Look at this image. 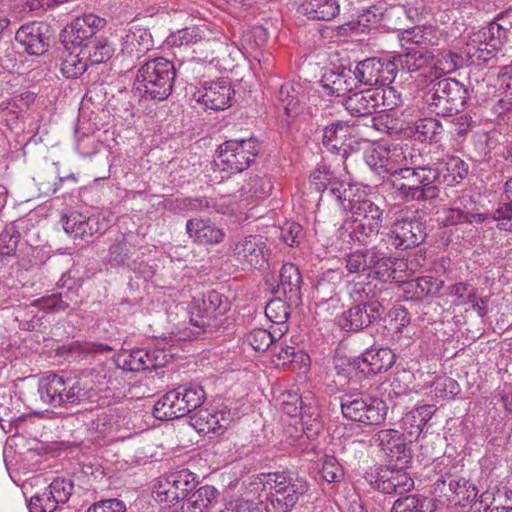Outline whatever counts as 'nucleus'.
I'll use <instances>...</instances> for the list:
<instances>
[{
    "mask_svg": "<svg viewBox=\"0 0 512 512\" xmlns=\"http://www.w3.org/2000/svg\"><path fill=\"white\" fill-rule=\"evenodd\" d=\"M383 173L390 176L395 197L404 201H430L439 197L440 172L423 165L421 156L409 147H384Z\"/></svg>",
    "mask_w": 512,
    "mask_h": 512,
    "instance_id": "1",
    "label": "nucleus"
},
{
    "mask_svg": "<svg viewBox=\"0 0 512 512\" xmlns=\"http://www.w3.org/2000/svg\"><path fill=\"white\" fill-rule=\"evenodd\" d=\"M331 193L335 195V205L351 213L341 225V235L359 244L371 243L382 227L383 210L365 196L362 188H335Z\"/></svg>",
    "mask_w": 512,
    "mask_h": 512,
    "instance_id": "2",
    "label": "nucleus"
},
{
    "mask_svg": "<svg viewBox=\"0 0 512 512\" xmlns=\"http://www.w3.org/2000/svg\"><path fill=\"white\" fill-rule=\"evenodd\" d=\"M175 77L176 69L171 61L154 58L139 68L135 89L146 98L162 101L171 94Z\"/></svg>",
    "mask_w": 512,
    "mask_h": 512,
    "instance_id": "3",
    "label": "nucleus"
},
{
    "mask_svg": "<svg viewBox=\"0 0 512 512\" xmlns=\"http://www.w3.org/2000/svg\"><path fill=\"white\" fill-rule=\"evenodd\" d=\"M205 399L206 393L201 385H179L158 399L153 407V415L159 420L181 418L198 409Z\"/></svg>",
    "mask_w": 512,
    "mask_h": 512,
    "instance_id": "4",
    "label": "nucleus"
},
{
    "mask_svg": "<svg viewBox=\"0 0 512 512\" xmlns=\"http://www.w3.org/2000/svg\"><path fill=\"white\" fill-rule=\"evenodd\" d=\"M424 99L430 112L450 117L464 107L468 99V90L455 79L443 78L432 85Z\"/></svg>",
    "mask_w": 512,
    "mask_h": 512,
    "instance_id": "5",
    "label": "nucleus"
},
{
    "mask_svg": "<svg viewBox=\"0 0 512 512\" xmlns=\"http://www.w3.org/2000/svg\"><path fill=\"white\" fill-rule=\"evenodd\" d=\"M260 150L261 145L253 136L230 139L219 145L215 163L222 171L240 173L251 165Z\"/></svg>",
    "mask_w": 512,
    "mask_h": 512,
    "instance_id": "6",
    "label": "nucleus"
},
{
    "mask_svg": "<svg viewBox=\"0 0 512 512\" xmlns=\"http://www.w3.org/2000/svg\"><path fill=\"white\" fill-rule=\"evenodd\" d=\"M38 393L43 403L52 407H62L80 402L84 396V389L78 380L65 378L51 373L42 377L38 383Z\"/></svg>",
    "mask_w": 512,
    "mask_h": 512,
    "instance_id": "7",
    "label": "nucleus"
},
{
    "mask_svg": "<svg viewBox=\"0 0 512 512\" xmlns=\"http://www.w3.org/2000/svg\"><path fill=\"white\" fill-rule=\"evenodd\" d=\"M340 406L345 418L366 425L382 423L387 414V406L383 400L363 392L343 395Z\"/></svg>",
    "mask_w": 512,
    "mask_h": 512,
    "instance_id": "8",
    "label": "nucleus"
},
{
    "mask_svg": "<svg viewBox=\"0 0 512 512\" xmlns=\"http://www.w3.org/2000/svg\"><path fill=\"white\" fill-rule=\"evenodd\" d=\"M400 42L403 51L390 60L394 64L395 75L398 69L408 73L422 70L433 61L432 55L423 46L424 37L419 27L404 31Z\"/></svg>",
    "mask_w": 512,
    "mask_h": 512,
    "instance_id": "9",
    "label": "nucleus"
},
{
    "mask_svg": "<svg viewBox=\"0 0 512 512\" xmlns=\"http://www.w3.org/2000/svg\"><path fill=\"white\" fill-rule=\"evenodd\" d=\"M74 491V483L68 478L54 479L41 493L28 501L29 512H57L61 510Z\"/></svg>",
    "mask_w": 512,
    "mask_h": 512,
    "instance_id": "10",
    "label": "nucleus"
},
{
    "mask_svg": "<svg viewBox=\"0 0 512 512\" xmlns=\"http://www.w3.org/2000/svg\"><path fill=\"white\" fill-rule=\"evenodd\" d=\"M228 310L227 299L215 290L208 291L201 299H194L189 308L191 324L206 331L207 328L215 326L212 322Z\"/></svg>",
    "mask_w": 512,
    "mask_h": 512,
    "instance_id": "11",
    "label": "nucleus"
},
{
    "mask_svg": "<svg viewBox=\"0 0 512 512\" xmlns=\"http://www.w3.org/2000/svg\"><path fill=\"white\" fill-rule=\"evenodd\" d=\"M265 485L274 490L275 500L285 510H290L308 490L307 481L287 472L268 474Z\"/></svg>",
    "mask_w": 512,
    "mask_h": 512,
    "instance_id": "12",
    "label": "nucleus"
},
{
    "mask_svg": "<svg viewBox=\"0 0 512 512\" xmlns=\"http://www.w3.org/2000/svg\"><path fill=\"white\" fill-rule=\"evenodd\" d=\"M232 252L243 269H262L268 261L270 249L267 239L260 235H249L237 240Z\"/></svg>",
    "mask_w": 512,
    "mask_h": 512,
    "instance_id": "13",
    "label": "nucleus"
},
{
    "mask_svg": "<svg viewBox=\"0 0 512 512\" xmlns=\"http://www.w3.org/2000/svg\"><path fill=\"white\" fill-rule=\"evenodd\" d=\"M168 355L162 349L136 348L121 350L115 358L116 365L124 371L138 372L164 366Z\"/></svg>",
    "mask_w": 512,
    "mask_h": 512,
    "instance_id": "14",
    "label": "nucleus"
},
{
    "mask_svg": "<svg viewBox=\"0 0 512 512\" xmlns=\"http://www.w3.org/2000/svg\"><path fill=\"white\" fill-rule=\"evenodd\" d=\"M195 488V476L189 470L184 469L173 473L165 484L160 483L153 491L154 499L164 508L175 505L184 499Z\"/></svg>",
    "mask_w": 512,
    "mask_h": 512,
    "instance_id": "15",
    "label": "nucleus"
},
{
    "mask_svg": "<svg viewBox=\"0 0 512 512\" xmlns=\"http://www.w3.org/2000/svg\"><path fill=\"white\" fill-rule=\"evenodd\" d=\"M352 73L356 83L389 85L395 79V67L389 59L367 58L358 62Z\"/></svg>",
    "mask_w": 512,
    "mask_h": 512,
    "instance_id": "16",
    "label": "nucleus"
},
{
    "mask_svg": "<svg viewBox=\"0 0 512 512\" xmlns=\"http://www.w3.org/2000/svg\"><path fill=\"white\" fill-rule=\"evenodd\" d=\"M384 307L378 301L359 303L337 318L338 326L347 332H357L381 319Z\"/></svg>",
    "mask_w": 512,
    "mask_h": 512,
    "instance_id": "17",
    "label": "nucleus"
},
{
    "mask_svg": "<svg viewBox=\"0 0 512 512\" xmlns=\"http://www.w3.org/2000/svg\"><path fill=\"white\" fill-rule=\"evenodd\" d=\"M208 33V30L204 27H186L170 35L168 41L173 46L203 45L208 52L205 58L208 59L210 54L209 61L213 62L217 58L214 57V54H223L227 51V43L220 39L208 38Z\"/></svg>",
    "mask_w": 512,
    "mask_h": 512,
    "instance_id": "18",
    "label": "nucleus"
},
{
    "mask_svg": "<svg viewBox=\"0 0 512 512\" xmlns=\"http://www.w3.org/2000/svg\"><path fill=\"white\" fill-rule=\"evenodd\" d=\"M233 415L226 406L196 409L190 423L202 434H222L232 423Z\"/></svg>",
    "mask_w": 512,
    "mask_h": 512,
    "instance_id": "19",
    "label": "nucleus"
},
{
    "mask_svg": "<svg viewBox=\"0 0 512 512\" xmlns=\"http://www.w3.org/2000/svg\"><path fill=\"white\" fill-rule=\"evenodd\" d=\"M235 91L227 78L204 82L194 94L197 102L206 109L224 110L231 105Z\"/></svg>",
    "mask_w": 512,
    "mask_h": 512,
    "instance_id": "20",
    "label": "nucleus"
},
{
    "mask_svg": "<svg viewBox=\"0 0 512 512\" xmlns=\"http://www.w3.org/2000/svg\"><path fill=\"white\" fill-rule=\"evenodd\" d=\"M425 223L417 217L396 220L390 230L392 244L398 249H408L420 245L426 238Z\"/></svg>",
    "mask_w": 512,
    "mask_h": 512,
    "instance_id": "21",
    "label": "nucleus"
},
{
    "mask_svg": "<svg viewBox=\"0 0 512 512\" xmlns=\"http://www.w3.org/2000/svg\"><path fill=\"white\" fill-rule=\"evenodd\" d=\"M50 28L44 22H30L22 25L15 34V40L29 55L41 56L49 47Z\"/></svg>",
    "mask_w": 512,
    "mask_h": 512,
    "instance_id": "22",
    "label": "nucleus"
},
{
    "mask_svg": "<svg viewBox=\"0 0 512 512\" xmlns=\"http://www.w3.org/2000/svg\"><path fill=\"white\" fill-rule=\"evenodd\" d=\"M375 444L385 455L400 466L407 465L412 458L404 434L395 429L380 430L373 436Z\"/></svg>",
    "mask_w": 512,
    "mask_h": 512,
    "instance_id": "23",
    "label": "nucleus"
},
{
    "mask_svg": "<svg viewBox=\"0 0 512 512\" xmlns=\"http://www.w3.org/2000/svg\"><path fill=\"white\" fill-rule=\"evenodd\" d=\"M354 128L344 121H335L323 129L322 143L334 154H346L352 147Z\"/></svg>",
    "mask_w": 512,
    "mask_h": 512,
    "instance_id": "24",
    "label": "nucleus"
},
{
    "mask_svg": "<svg viewBox=\"0 0 512 512\" xmlns=\"http://www.w3.org/2000/svg\"><path fill=\"white\" fill-rule=\"evenodd\" d=\"M64 231L74 239H85L94 234L104 231L107 224L100 222L96 216L85 217L81 214L72 213L62 217Z\"/></svg>",
    "mask_w": 512,
    "mask_h": 512,
    "instance_id": "25",
    "label": "nucleus"
},
{
    "mask_svg": "<svg viewBox=\"0 0 512 512\" xmlns=\"http://www.w3.org/2000/svg\"><path fill=\"white\" fill-rule=\"evenodd\" d=\"M395 363V354L389 348L372 347L355 361L357 368L365 374L385 372Z\"/></svg>",
    "mask_w": 512,
    "mask_h": 512,
    "instance_id": "26",
    "label": "nucleus"
},
{
    "mask_svg": "<svg viewBox=\"0 0 512 512\" xmlns=\"http://www.w3.org/2000/svg\"><path fill=\"white\" fill-rule=\"evenodd\" d=\"M351 68L341 71H328L321 80L322 94L326 96L344 97L356 87Z\"/></svg>",
    "mask_w": 512,
    "mask_h": 512,
    "instance_id": "27",
    "label": "nucleus"
},
{
    "mask_svg": "<svg viewBox=\"0 0 512 512\" xmlns=\"http://www.w3.org/2000/svg\"><path fill=\"white\" fill-rule=\"evenodd\" d=\"M375 88L351 92L342 101L346 111L353 117H366L378 112Z\"/></svg>",
    "mask_w": 512,
    "mask_h": 512,
    "instance_id": "28",
    "label": "nucleus"
},
{
    "mask_svg": "<svg viewBox=\"0 0 512 512\" xmlns=\"http://www.w3.org/2000/svg\"><path fill=\"white\" fill-rule=\"evenodd\" d=\"M414 487V480L402 470H382L375 481V488L385 494H402Z\"/></svg>",
    "mask_w": 512,
    "mask_h": 512,
    "instance_id": "29",
    "label": "nucleus"
},
{
    "mask_svg": "<svg viewBox=\"0 0 512 512\" xmlns=\"http://www.w3.org/2000/svg\"><path fill=\"white\" fill-rule=\"evenodd\" d=\"M154 46L150 31L133 26L122 39V52L128 56L140 57Z\"/></svg>",
    "mask_w": 512,
    "mask_h": 512,
    "instance_id": "30",
    "label": "nucleus"
},
{
    "mask_svg": "<svg viewBox=\"0 0 512 512\" xmlns=\"http://www.w3.org/2000/svg\"><path fill=\"white\" fill-rule=\"evenodd\" d=\"M299 13L311 20L331 21L340 12L337 0H302Z\"/></svg>",
    "mask_w": 512,
    "mask_h": 512,
    "instance_id": "31",
    "label": "nucleus"
},
{
    "mask_svg": "<svg viewBox=\"0 0 512 512\" xmlns=\"http://www.w3.org/2000/svg\"><path fill=\"white\" fill-rule=\"evenodd\" d=\"M187 233L194 241L201 244H218L223 241L225 233L209 220L190 219L186 223Z\"/></svg>",
    "mask_w": 512,
    "mask_h": 512,
    "instance_id": "32",
    "label": "nucleus"
},
{
    "mask_svg": "<svg viewBox=\"0 0 512 512\" xmlns=\"http://www.w3.org/2000/svg\"><path fill=\"white\" fill-rule=\"evenodd\" d=\"M311 179L315 189L322 192V200L327 201L335 202V195L331 193L332 189L346 190V188H360L358 185L338 180L336 177H333L332 172L325 167L315 170L311 175Z\"/></svg>",
    "mask_w": 512,
    "mask_h": 512,
    "instance_id": "33",
    "label": "nucleus"
},
{
    "mask_svg": "<svg viewBox=\"0 0 512 512\" xmlns=\"http://www.w3.org/2000/svg\"><path fill=\"white\" fill-rule=\"evenodd\" d=\"M499 50L477 32L466 43L464 53L471 63L481 64L492 59Z\"/></svg>",
    "mask_w": 512,
    "mask_h": 512,
    "instance_id": "34",
    "label": "nucleus"
},
{
    "mask_svg": "<svg viewBox=\"0 0 512 512\" xmlns=\"http://www.w3.org/2000/svg\"><path fill=\"white\" fill-rule=\"evenodd\" d=\"M219 503V492L213 486L198 488L184 504L190 512H212Z\"/></svg>",
    "mask_w": 512,
    "mask_h": 512,
    "instance_id": "35",
    "label": "nucleus"
},
{
    "mask_svg": "<svg viewBox=\"0 0 512 512\" xmlns=\"http://www.w3.org/2000/svg\"><path fill=\"white\" fill-rule=\"evenodd\" d=\"M114 47L105 37H96L89 40L81 48V53L89 65H98L107 62L114 54Z\"/></svg>",
    "mask_w": 512,
    "mask_h": 512,
    "instance_id": "36",
    "label": "nucleus"
},
{
    "mask_svg": "<svg viewBox=\"0 0 512 512\" xmlns=\"http://www.w3.org/2000/svg\"><path fill=\"white\" fill-rule=\"evenodd\" d=\"M280 284L278 289L281 290L289 300L298 299L300 296V288L302 277L298 267L293 263H286L280 270Z\"/></svg>",
    "mask_w": 512,
    "mask_h": 512,
    "instance_id": "37",
    "label": "nucleus"
},
{
    "mask_svg": "<svg viewBox=\"0 0 512 512\" xmlns=\"http://www.w3.org/2000/svg\"><path fill=\"white\" fill-rule=\"evenodd\" d=\"M300 417L303 433L308 439H314L323 429V422L316 402L309 400L298 415Z\"/></svg>",
    "mask_w": 512,
    "mask_h": 512,
    "instance_id": "38",
    "label": "nucleus"
},
{
    "mask_svg": "<svg viewBox=\"0 0 512 512\" xmlns=\"http://www.w3.org/2000/svg\"><path fill=\"white\" fill-rule=\"evenodd\" d=\"M266 317L276 325L271 327L278 336H283L288 331L289 306L280 299H274L265 307Z\"/></svg>",
    "mask_w": 512,
    "mask_h": 512,
    "instance_id": "39",
    "label": "nucleus"
},
{
    "mask_svg": "<svg viewBox=\"0 0 512 512\" xmlns=\"http://www.w3.org/2000/svg\"><path fill=\"white\" fill-rule=\"evenodd\" d=\"M88 66L89 63L82 55L81 49L78 53H74L65 46V51L61 56L60 70L66 78L79 77L87 70Z\"/></svg>",
    "mask_w": 512,
    "mask_h": 512,
    "instance_id": "40",
    "label": "nucleus"
},
{
    "mask_svg": "<svg viewBox=\"0 0 512 512\" xmlns=\"http://www.w3.org/2000/svg\"><path fill=\"white\" fill-rule=\"evenodd\" d=\"M435 509L432 500L419 494H411L397 499L391 512H434Z\"/></svg>",
    "mask_w": 512,
    "mask_h": 512,
    "instance_id": "41",
    "label": "nucleus"
},
{
    "mask_svg": "<svg viewBox=\"0 0 512 512\" xmlns=\"http://www.w3.org/2000/svg\"><path fill=\"white\" fill-rule=\"evenodd\" d=\"M118 429V416L111 412L103 411L88 423V431L94 440L104 438Z\"/></svg>",
    "mask_w": 512,
    "mask_h": 512,
    "instance_id": "42",
    "label": "nucleus"
},
{
    "mask_svg": "<svg viewBox=\"0 0 512 512\" xmlns=\"http://www.w3.org/2000/svg\"><path fill=\"white\" fill-rule=\"evenodd\" d=\"M92 37L91 30L85 27L84 21H81L79 17L66 26L60 34V39L65 46L71 44L75 48H82L85 41L88 42Z\"/></svg>",
    "mask_w": 512,
    "mask_h": 512,
    "instance_id": "43",
    "label": "nucleus"
},
{
    "mask_svg": "<svg viewBox=\"0 0 512 512\" xmlns=\"http://www.w3.org/2000/svg\"><path fill=\"white\" fill-rule=\"evenodd\" d=\"M507 24L508 26L506 25L505 17L503 15H499L477 33L483 36V38L490 42V44H495V47L500 50L507 39L509 27L512 23L508 22Z\"/></svg>",
    "mask_w": 512,
    "mask_h": 512,
    "instance_id": "44",
    "label": "nucleus"
},
{
    "mask_svg": "<svg viewBox=\"0 0 512 512\" xmlns=\"http://www.w3.org/2000/svg\"><path fill=\"white\" fill-rule=\"evenodd\" d=\"M23 221L18 220L6 225L0 234V256H14L21 239Z\"/></svg>",
    "mask_w": 512,
    "mask_h": 512,
    "instance_id": "45",
    "label": "nucleus"
},
{
    "mask_svg": "<svg viewBox=\"0 0 512 512\" xmlns=\"http://www.w3.org/2000/svg\"><path fill=\"white\" fill-rule=\"evenodd\" d=\"M373 262L374 263L371 265V268H369V272L367 273L368 277L373 276L381 282H401V277L395 275L393 270L394 259L386 257L383 253L377 251V258L374 259Z\"/></svg>",
    "mask_w": 512,
    "mask_h": 512,
    "instance_id": "46",
    "label": "nucleus"
},
{
    "mask_svg": "<svg viewBox=\"0 0 512 512\" xmlns=\"http://www.w3.org/2000/svg\"><path fill=\"white\" fill-rule=\"evenodd\" d=\"M443 285L442 280L433 276L418 277L407 282L409 292H412L413 297L417 299L439 292Z\"/></svg>",
    "mask_w": 512,
    "mask_h": 512,
    "instance_id": "47",
    "label": "nucleus"
},
{
    "mask_svg": "<svg viewBox=\"0 0 512 512\" xmlns=\"http://www.w3.org/2000/svg\"><path fill=\"white\" fill-rule=\"evenodd\" d=\"M376 258L375 249L358 250L347 255L346 268L350 273H368Z\"/></svg>",
    "mask_w": 512,
    "mask_h": 512,
    "instance_id": "48",
    "label": "nucleus"
},
{
    "mask_svg": "<svg viewBox=\"0 0 512 512\" xmlns=\"http://www.w3.org/2000/svg\"><path fill=\"white\" fill-rule=\"evenodd\" d=\"M281 337L273 329L256 328L245 336V343L257 352H264Z\"/></svg>",
    "mask_w": 512,
    "mask_h": 512,
    "instance_id": "49",
    "label": "nucleus"
},
{
    "mask_svg": "<svg viewBox=\"0 0 512 512\" xmlns=\"http://www.w3.org/2000/svg\"><path fill=\"white\" fill-rule=\"evenodd\" d=\"M59 288L61 291H59L57 295L64 310L79 304L80 284H78L77 281L64 274L59 280Z\"/></svg>",
    "mask_w": 512,
    "mask_h": 512,
    "instance_id": "50",
    "label": "nucleus"
},
{
    "mask_svg": "<svg viewBox=\"0 0 512 512\" xmlns=\"http://www.w3.org/2000/svg\"><path fill=\"white\" fill-rule=\"evenodd\" d=\"M129 254L130 245L126 238L121 235L110 245L108 253L104 257V262L110 264L112 267L122 266L127 263Z\"/></svg>",
    "mask_w": 512,
    "mask_h": 512,
    "instance_id": "51",
    "label": "nucleus"
},
{
    "mask_svg": "<svg viewBox=\"0 0 512 512\" xmlns=\"http://www.w3.org/2000/svg\"><path fill=\"white\" fill-rule=\"evenodd\" d=\"M484 215L465 212L460 208H445L441 212V222L444 226H455L465 223H481L484 221Z\"/></svg>",
    "mask_w": 512,
    "mask_h": 512,
    "instance_id": "52",
    "label": "nucleus"
},
{
    "mask_svg": "<svg viewBox=\"0 0 512 512\" xmlns=\"http://www.w3.org/2000/svg\"><path fill=\"white\" fill-rule=\"evenodd\" d=\"M454 113L455 115L451 116L452 119L449 121V133L457 143H462L474 127V121L467 113Z\"/></svg>",
    "mask_w": 512,
    "mask_h": 512,
    "instance_id": "53",
    "label": "nucleus"
},
{
    "mask_svg": "<svg viewBox=\"0 0 512 512\" xmlns=\"http://www.w3.org/2000/svg\"><path fill=\"white\" fill-rule=\"evenodd\" d=\"M432 393L436 399H453L461 391L458 382L450 377H438L432 383Z\"/></svg>",
    "mask_w": 512,
    "mask_h": 512,
    "instance_id": "54",
    "label": "nucleus"
},
{
    "mask_svg": "<svg viewBox=\"0 0 512 512\" xmlns=\"http://www.w3.org/2000/svg\"><path fill=\"white\" fill-rule=\"evenodd\" d=\"M312 398L303 399L297 392L285 391L279 397L281 410L290 417H296Z\"/></svg>",
    "mask_w": 512,
    "mask_h": 512,
    "instance_id": "55",
    "label": "nucleus"
},
{
    "mask_svg": "<svg viewBox=\"0 0 512 512\" xmlns=\"http://www.w3.org/2000/svg\"><path fill=\"white\" fill-rule=\"evenodd\" d=\"M36 310H39L34 301L25 307H18L15 311V319L19 322V327L22 330L33 331L40 327L41 317L36 315Z\"/></svg>",
    "mask_w": 512,
    "mask_h": 512,
    "instance_id": "56",
    "label": "nucleus"
},
{
    "mask_svg": "<svg viewBox=\"0 0 512 512\" xmlns=\"http://www.w3.org/2000/svg\"><path fill=\"white\" fill-rule=\"evenodd\" d=\"M446 170L450 172L449 175H443L441 170L437 167H434L440 172L442 177V184L447 182V185H453V183H458L460 180L464 179L468 173L467 164L461 160L459 157H451L445 163Z\"/></svg>",
    "mask_w": 512,
    "mask_h": 512,
    "instance_id": "57",
    "label": "nucleus"
},
{
    "mask_svg": "<svg viewBox=\"0 0 512 512\" xmlns=\"http://www.w3.org/2000/svg\"><path fill=\"white\" fill-rule=\"evenodd\" d=\"M442 131L440 121L434 118L420 119L415 124V133L418 140L421 142H432Z\"/></svg>",
    "mask_w": 512,
    "mask_h": 512,
    "instance_id": "58",
    "label": "nucleus"
},
{
    "mask_svg": "<svg viewBox=\"0 0 512 512\" xmlns=\"http://www.w3.org/2000/svg\"><path fill=\"white\" fill-rule=\"evenodd\" d=\"M459 62L460 57L451 51L440 53L433 61L434 76L438 78L455 71L459 67Z\"/></svg>",
    "mask_w": 512,
    "mask_h": 512,
    "instance_id": "59",
    "label": "nucleus"
},
{
    "mask_svg": "<svg viewBox=\"0 0 512 512\" xmlns=\"http://www.w3.org/2000/svg\"><path fill=\"white\" fill-rule=\"evenodd\" d=\"M375 96L378 98V111H395L402 104L400 94L393 88H375Z\"/></svg>",
    "mask_w": 512,
    "mask_h": 512,
    "instance_id": "60",
    "label": "nucleus"
},
{
    "mask_svg": "<svg viewBox=\"0 0 512 512\" xmlns=\"http://www.w3.org/2000/svg\"><path fill=\"white\" fill-rule=\"evenodd\" d=\"M321 474L328 483L340 482L344 477V471L334 456L326 455L323 458Z\"/></svg>",
    "mask_w": 512,
    "mask_h": 512,
    "instance_id": "61",
    "label": "nucleus"
},
{
    "mask_svg": "<svg viewBox=\"0 0 512 512\" xmlns=\"http://www.w3.org/2000/svg\"><path fill=\"white\" fill-rule=\"evenodd\" d=\"M380 114L372 118L373 127L379 131L392 134L401 129L395 111H379Z\"/></svg>",
    "mask_w": 512,
    "mask_h": 512,
    "instance_id": "62",
    "label": "nucleus"
},
{
    "mask_svg": "<svg viewBox=\"0 0 512 512\" xmlns=\"http://www.w3.org/2000/svg\"><path fill=\"white\" fill-rule=\"evenodd\" d=\"M435 412V405H422L407 414L406 421L409 422L411 426L416 427L419 430H423L424 426L432 418Z\"/></svg>",
    "mask_w": 512,
    "mask_h": 512,
    "instance_id": "63",
    "label": "nucleus"
},
{
    "mask_svg": "<svg viewBox=\"0 0 512 512\" xmlns=\"http://www.w3.org/2000/svg\"><path fill=\"white\" fill-rule=\"evenodd\" d=\"M249 192L253 194L256 199L267 198L273 189V184L268 176H252L248 182Z\"/></svg>",
    "mask_w": 512,
    "mask_h": 512,
    "instance_id": "64",
    "label": "nucleus"
}]
</instances>
